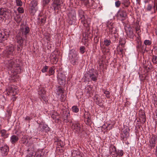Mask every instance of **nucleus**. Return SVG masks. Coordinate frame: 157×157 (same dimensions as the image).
I'll return each instance as SVG.
<instances>
[{
	"mask_svg": "<svg viewBox=\"0 0 157 157\" xmlns=\"http://www.w3.org/2000/svg\"><path fill=\"white\" fill-rule=\"evenodd\" d=\"M121 4V2L120 1L118 0L115 2V6L116 7H119Z\"/></svg>",
	"mask_w": 157,
	"mask_h": 157,
	"instance_id": "nucleus-46",
	"label": "nucleus"
},
{
	"mask_svg": "<svg viewBox=\"0 0 157 157\" xmlns=\"http://www.w3.org/2000/svg\"><path fill=\"white\" fill-rule=\"evenodd\" d=\"M140 30V29L139 28H136V32H137L139 31Z\"/></svg>",
	"mask_w": 157,
	"mask_h": 157,
	"instance_id": "nucleus-61",
	"label": "nucleus"
},
{
	"mask_svg": "<svg viewBox=\"0 0 157 157\" xmlns=\"http://www.w3.org/2000/svg\"><path fill=\"white\" fill-rule=\"evenodd\" d=\"M52 5L55 11L59 10L61 8L60 0H54Z\"/></svg>",
	"mask_w": 157,
	"mask_h": 157,
	"instance_id": "nucleus-12",
	"label": "nucleus"
},
{
	"mask_svg": "<svg viewBox=\"0 0 157 157\" xmlns=\"http://www.w3.org/2000/svg\"><path fill=\"white\" fill-rule=\"evenodd\" d=\"M6 67L8 69L17 73V69H19V66L18 64H14V60L9 58L6 59Z\"/></svg>",
	"mask_w": 157,
	"mask_h": 157,
	"instance_id": "nucleus-1",
	"label": "nucleus"
},
{
	"mask_svg": "<svg viewBox=\"0 0 157 157\" xmlns=\"http://www.w3.org/2000/svg\"><path fill=\"white\" fill-rule=\"evenodd\" d=\"M8 33L5 30L0 31V43H3L8 38Z\"/></svg>",
	"mask_w": 157,
	"mask_h": 157,
	"instance_id": "nucleus-6",
	"label": "nucleus"
},
{
	"mask_svg": "<svg viewBox=\"0 0 157 157\" xmlns=\"http://www.w3.org/2000/svg\"><path fill=\"white\" fill-rule=\"evenodd\" d=\"M45 19L44 18H41L40 20V23H44L45 22Z\"/></svg>",
	"mask_w": 157,
	"mask_h": 157,
	"instance_id": "nucleus-54",
	"label": "nucleus"
},
{
	"mask_svg": "<svg viewBox=\"0 0 157 157\" xmlns=\"http://www.w3.org/2000/svg\"><path fill=\"white\" fill-rule=\"evenodd\" d=\"M30 31L29 28L27 26L21 27L19 30V32L22 33L23 35H24L26 38L27 37V35L29 34Z\"/></svg>",
	"mask_w": 157,
	"mask_h": 157,
	"instance_id": "nucleus-9",
	"label": "nucleus"
},
{
	"mask_svg": "<svg viewBox=\"0 0 157 157\" xmlns=\"http://www.w3.org/2000/svg\"><path fill=\"white\" fill-rule=\"evenodd\" d=\"M156 140V138L155 136H152L149 140V144L148 145L149 147H150L151 149H152V147H155Z\"/></svg>",
	"mask_w": 157,
	"mask_h": 157,
	"instance_id": "nucleus-13",
	"label": "nucleus"
},
{
	"mask_svg": "<svg viewBox=\"0 0 157 157\" xmlns=\"http://www.w3.org/2000/svg\"><path fill=\"white\" fill-rule=\"evenodd\" d=\"M16 5L18 6H21L22 5V2L21 0H16Z\"/></svg>",
	"mask_w": 157,
	"mask_h": 157,
	"instance_id": "nucleus-41",
	"label": "nucleus"
},
{
	"mask_svg": "<svg viewBox=\"0 0 157 157\" xmlns=\"http://www.w3.org/2000/svg\"><path fill=\"white\" fill-rule=\"evenodd\" d=\"M80 20L81 21L84 27L87 28L89 26L90 22V18L82 15Z\"/></svg>",
	"mask_w": 157,
	"mask_h": 157,
	"instance_id": "nucleus-8",
	"label": "nucleus"
},
{
	"mask_svg": "<svg viewBox=\"0 0 157 157\" xmlns=\"http://www.w3.org/2000/svg\"><path fill=\"white\" fill-rule=\"evenodd\" d=\"M51 117L54 120H58V119L57 118L56 115L55 114H52V115H51Z\"/></svg>",
	"mask_w": 157,
	"mask_h": 157,
	"instance_id": "nucleus-52",
	"label": "nucleus"
},
{
	"mask_svg": "<svg viewBox=\"0 0 157 157\" xmlns=\"http://www.w3.org/2000/svg\"><path fill=\"white\" fill-rule=\"evenodd\" d=\"M17 11L18 13H23L24 12V10L22 7H19L17 8Z\"/></svg>",
	"mask_w": 157,
	"mask_h": 157,
	"instance_id": "nucleus-43",
	"label": "nucleus"
},
{
	"mask_svg": "<svg viewBox=\"0 0 157 157\" xmlns=\"http://www.w3.org/2000/svg\"><path fill=\"white\" fill-rule=\"evenodd\" d=\"M51 0H43V4L44 6L48 4L50 2Z\"/></svg>",
	"mask_w": 157,
	"mask_h": 157,
	"instance_id": "nucleus-50",
	"label": "nucleus"
},
{
	"mask_svg": "<svg viewBox=\"0 0 157 157\" xmlns=\"http://www.w3.org/2000/svg\"><path fill=\"white\" fill-rule=\"evenodd\" d=\"M59 91V95L61 94V97L63 99L62 101H64L65 100L66 98V96L64 95H63V90L61 88H59L58 89Z\"/></svg>",
	"mask_w": 157,
	"mask_h": 157,
	"instance_id": "nucleus-24",
	"label": "nucleus"
},
{
	"mask_svg": "<svg viewBox=\"0 0 157 157\" xmlns=\"http://www.w3.org/2000/svg\"><path fill=\"white\" fill-rule=\"evenodd\" d=\"M122 4L125 7H128L130 4V2L129 0H123Z\"/></svg>",
	"mask_w": 157,
	"mask_h": 157,
	"instance_id": "nucleus-27",
	"label": "nucleus"
},
{
	"mask_svg": "<svg viewBox=\"0 0 157 157\" xmlns=\"http://www.w3.org/2000/svg\"><path fill=\"white\" fill-rule=\"evenodd\" d=\"M110 153L113 157H117V151L110 152Z\"/></svg>",
	"mask_w": 157,
	"mask_h": 157,
	"instance_id": "nucleus-45",
	"label": "nucleus"
},
{
	"mask_svg": "<svg viewBox=\"0 0 157 157\" xmlns=\"http://www.w3.org/2000/svg\"><path fill=\"white\" fill-rule=\"evenodd\" d=\"M109 30L110 33L112 34H115L116 33V29L112 26L111 25L109 27Z\"/></svg>",
	"mask_w": 157,
	"mask_h": 157,
	"instance_id": "nucleus-28",
	"label": "nucleus"
},
{
	"mask_svg": "<svg viewBox=\"0 0 157 157\" xmlns=\"http://www.w3.org/2000/svg\"><path fill=\"white\" fill-rule=\"evenodd\" d=\"M14 51V46L10 44L7 46L4 52L2 55L3 56L8 57L9 55H12Z\"/></svg>",
	"mask_w": 157,
	"mask_h": 157,
	"instance_id": "nucleus-4",
	"label": "nucleus"
},
{
	"mask_svg": "<svg viewBox=\"0 0 157 157\" xmlns=\"http://www.w3.org/2000/svg\"><path fill=\"white\" fill-rule=\"evenodd\" d=\"M27 157H32L33 154V149L29 148L27 150Z\"/></svg>",
	"mask_w": 157,
	"mask_h": 157,
	"instance_id": "nucleus-21",
	"label": "nucleus"
},
{
	"mask_svg": "<svg viewBox=\"0 0 157 157\" xmlns=\"http://www.w3.org/2000/svg\"><path fill=\"white\" fill-rule=\"evenodd\" d=\"M58 144L61 147H62L63 146V142L62 141H59Z\"/></svg>",
	"mask_w": 157,
	"mask_h": 157,
	"instance_id": "nucleus-55",
	"label": "nucleus"
},
{
	"mask_svg": "<svg viewBox=\"0 0 157 157\" xmlns=\"http://www.w3.org/2000/svg\"><path fill=\"white\" fill-rule=\"evenodd\" d=\"M63 119L64 122L67 123L69 121L68 119L70 117V113L69 112L66 111L63 112Z\"/></svg>",
	"mask_w": 157,
	"mask_h": 157,
	"instance_id": "nucleus-15",
	"label": "nucleus"
},
{
	"mask_svg": "<svg viewBox=\"0 0 157 157\" xmlns=\"http://www.w3.org/2000/svg\"><path fill=\"white\" fill-rule=\"evenodd\" d=\"M153 8L154 13H155L156 11L157 10V0H154Z\"/></svg>",
	"mask_w": 157,
	"mask_h": 157,
	"instance_id": "nucleus-34",
	"label": "nucleus"
},
{
	"mask_svg": "<svg viewBox=\"0 0 157 157\" xmlns=\"http://www.w3.org/2000/svg\"><path fill=\"white\" fill-rule=\"evenodd\" d=\"M74 129H76L77 132H79L80 130V127L79 124L77 123L74 124Z\"/></svg>",
	"mask_w": 157,
	"mask_h": 157,
	"instance_id": "nucleus-29",
	"label": "nucleus"
},
{
	"mask_svg": "<svg viewBox=\"0 0 157 157\" xmlns=\"http://www.w3.org/2000/svg\"><path fill=\"white\" fill-rule=\"evenodd\" d=\"M25 119L26 120L29 121L30 120V118L28 116H27L25 117Z\"/></svg>",
	"mask_w": 157,
	"mask_h": 157,
	"instance_id": "nucleus-58",
	"label": "nucleus"
},
{
	"mask_svg": "<svg viewBox=\"0 0 157 157\" xmlns=\"http://www.w3.org/2000/svg\"><path fill=\"white\" fill-rule=\"evenodd\" d=\"M54 60H55V61L56 62H57V61L56 60V57H54Z\"/></svg>",
	"mask_w": 157,
	"mask_h": 157,
	"instance_id": "nucleus-62",
	"label": "nucleus"
},
{
	"mask_svg": "<svg viewBox=\"0 0 157 157\" xmlns=\"http://www.w3.org/2000/svg\"><path fill=\"white\" fill-rule=\"evenodd\" d=\"M48 127L46 124H43L42 126V129L43 130L47 131L48 130Z\"/></svg>",
	"mask_w": 157,
	"mask_h": 157,
	"instance_id": "nucleus-44",
	"label": "nucleus"
},
{
	"mask_svg": "<svg viewBox=\"0 0 157 157\" xmlns=\"http://www.w3.org/2000/svg\"><path fill=\"white\" fill-rule=\"evenodd\" d=\"M71 109L72 111L74 113H77L79 111L78 108L76 106H73L72 107Z\"/></svg>",
	"mask_w": 157,
	"mask_h": 157,
	"instance_id": "nucleus-32",
	"label": "nucleus"
},
{
	"mask_svg": "<svg viewBox=\"0 0 157 157\" xmlns=\"http://www.w3.org/2000/svg\"><path fill=\"white\" fill-rule=\"evenodd\" d=\"M45 91L44 88H40L38 92V94L40 96V98H41L44 100L45 98Z\"/></svg>",
	"mask_w": 157,
	"mask_h": 157,
	"instance_id": "nucleus-18",
	"label": "nucleus"
},
{
	"mask_svg": "<svg viewBox=\"0 0 157 157\" xmlns=\"http://www.w3.org/2000/svg\"><path fill=\"white\" fill-rule=\"evenodd\" d=\"M116 151H117L116 148L115 146L112 145L110 146L109 148L110 153Z\"/></svg>",
	"mask_w": 157,
	"mask_h": 157,
	"instance_id": "nucleus-31",
	"label": "nucleus"
},
{
	"mask_svg": "<svg viewBox=\"0 0 157 157\" xmlns=\"http://www.w3.org/2000/svg\"><path fill=\"white\" fill-rule=\"evenodd\" d=\"M58 81L60 85H64L66 80L65 75L62 73H59L58 75Z\"/></svg>",
	"mask_w": 157,
	"mask_h": 157,
	"instance_id": "nucleus-10",
	"label": "nucleus"
},
{
	"mask_svg": "<svg viewBox=\"0 0 157 157\" xmlns=\"http://www.w3.org/2000/svg\"><path fill=\"white\" fill-rule=\"evenodd\" d=\"M0 150L3 156H6L9 151V147L3 142L0 141Z\"/></svg>",
	"mask_w": 157,
	"mask_h": 157,
	"instance_id": "nucleus-3",
	"label": "nucleus"
},
{
	"mask_svg": "<svg viewBox=\"0 0 157 157\" xmlns=\"http://www.w3.org/2000/svg\"><path fill=\"white\" fill-rule=\"evenodd\" d=\"M22 48H23V47H20L19 46V45H18L17 46V51H21V50H22Z\"/></svg>",
	"mask_w": 157,
	"mask_h": 157,
	"instance_id": "nucleus-53",
	"label": "nucleus"
},
{
	"mask_svg": "<svg viewBox=\"0 0 157 157\" xmlns=\"http://www.w3.org/2000/svg\"><path fill=\"white\" fill-rule=\"evenodd\" d=\"M0 133L1 134V136L4 138H6L8 137L9 134L6 133V131L5 129L1 130L0 131Z\"/></svg>",
	"mask_w": 157,
	"mask_h": 157,
	"instance_id": "nucleus-22",
	"label": "nucleus"
},
{
	"mask_svg": "<svg viewBox=\"0 0 157 157\" xmlns=\"http://www.w3.org/2000/svg\"><path fill=\"white\" fill-rule=\"evenodd\" d=\"M118 49L121 54L123 53L124 51V49L123 48H119Z\"/></svg>",
	"mask_w": 157,
	"mask_h": 157,
	"instance_id": "nucleus-57",
	"label": "nucleus"
},
{
	"mask_svg": "<svg viewBox=\"0 0 157 157\" xmlns=\"http://www.w3.org/2000/svg\"><path fill=\"white\" fill-rule=\"evenodd\" d=\"M123 132L125 135V136H128L129 135L128 133L125 130H124Z\"/></svg>",
	"mask_w": 157,
	"mask_h": 157,
	"instance_id": "nucleus-56",
	"label": "nucleus"
},
{
	"mask_svg": "<svg viewBox=\"0 0 157 157\" xmlns=\"http://www.w3.org/2000/svg\"><path fill=\"white\" fill-rule=\"evenodd\" d=\"M93 87L91 86L88 85L85 87L86 92L88 94H93L92 91V88Z\"/></svg>",
	"mask_w": 157,
	"mask_h": 157,
	"instance_id": "nucleus-23",
	"label": "nucleus"
},
{
	"mask_svg": "<svg viewBox=\"0 0 157 157\" xmlns=\"http://www.w3.org/2000/svg\"><path fill=\"white\" fill-rule=\"evenodd\" d=\"M69 57L71 63L73 65L78 63V56L75 52L71 51L69 53Z\"/></svg>",
	"mask_w": 157,
	"mask_h": 157,
	"instance_id": "nucleus-2",
	"label": "nucleus"
},
{
	"mask_svg": "<svg viewBox=\"0 0 157 157\" xmlns=\"http://www.w3.org/2000/svg\"><path fill=\"white\" fill-rule=\"evenodd\" d=\"M49 72L50 75H52L54 73V71L53 67H51L49 70Z\"/></svg>",
	"mask_w": 157,
	"mask_h": 157,
	"instance_id": "nucleus-42",
	"label": "nucleus"
},
{
	"mask_svg": "<svg viewBox=\"0 0 157 157\" xmlns=\"http://www.w3.org/2000/svg\"><path fill=\"white\" fill-rule=\"evenodd\" d=\"M48 69V67L47 66H45L41 70L43 73L46 72Z\"/></svg>",
	"mask_w": 157,
	"mask_h": 157,
	"instance_id": "nucleus-48",
	"label": "nucleus"
},
{
	"mask_svg": "<svg viewBox=\"0 0 157 157\" xmlns=\"http://www.w3.org/2000/svg\"><path fill=\"white\" fill-rule=\"evenodd\" d=\"M94 100H96V101H98V103L99 104V100H98V95L97 94H96L95 95V96L94 97Z\"/></svg>",
	"mask_w": 157,
	"mask_h": 157,
	"instance_id": "nucleus-51",
	"label": "nucleus"
},
{
	"mask_svg": "<svg viewBox=\"0 0 157 157\" xmlns=\"http://www.w3.org/2000/svg\"><path fill=\"white\" fill-rule=\"evenodd\" d=\"M9 10L5 8H0V16L7 18L10 14Z\"/></svg>",
	"mask_w": 157,
	"mask_h": 157,
	"instance_id": "nucleus-7",
	"label": "nucleus"
},
{
	"mask_svg": "<svg viewBox=\"0 0 157 157\" xmlns=\"http://www.w3.org/2000/svg\"><path fill=\"white\" fill-rule=\"evenodd\" d=\"M104 44L107 46H109L111 44V41L109 40H108L106 39L104 40Z\"/></svg>",
	"mask_w": 157,
	"mask_h": 157,
	"instance_id": "nucleus-33",
	"label": "nucleus"
},
{
	"mask_svg": "<svg viewBox=\"0 0 157 157\" xmlns=\"http://www.w3.org/2000/svg\"><path fill=\"white\" fill-rule=\"evenodd\" d=\"M78 13L79 17L80 18V19H81L82 15H83V16H84V12L82 10H80L79 11Z\"/></svg>",
	"mask_w": 157,
	"mask_h": 157,
	"instance_id": "nucleus-49",
	"label": "nucleus"
},
{
	"mask_svg": "<svg viewBox=\"0 0 157 157\" xmlns=\"http://www.w3.org/2000/svg\"><path fill=\"white\" fill-rule=\"evenodd\" d=\"M152 61L155 64L157 63V56H152Z\"/></svg>",
	"mask_w": 157,
	"mask_h": 157,
	"instance_id": "nucleus-37",
	"label": "nucleus"
},
{
	"mask_svg": "<svg viewBox=\"0 0 157 157\" xmlns=\"http://www.w3.org/2000/svg\"><path fill=\"white\" fill-rule=\"evenodd\" d=\"M8 92L10 93H12L13 95H14L15 94H16V89L13 88L12 87H10L9 89Z\"/></svg>",
	"mask_w": 157,
	"mask_h": 157,
	"instance_id": "nucleus-25",
	"label": "nucleus"
},
{
	"mask_svg": "<svg viewBox=\"0 0 157 157\" xmlns=\"http://www.w3.org/2000/svg\"><path fill=\"white\" fill-rule=\"evenodd\" d=\"M79 50L80 52L82 54H83L85 52V47L83 46H81L80 47Z\"/></svg>",
	"mask_w": 157,
	"mask_h": 157,
	"instance_id": "nucleus-40",
	"label": "nucleus"
},
{
	"mask_svg": "<svg viewBox=\"0 0 157 157\" xmlns=\"http://www.w3.org/2000/svg\"><path fill=\"white\" fill-rule=\"evenodd\" d=\"M14 19L18 23H19L21 21V16L19 14H17L14 17Z\"/></svg>",
	"mask_w": 157,
	"mask_h": 157,
	"instance_id": "nucleus-26",
	"label": "nucleus"
},
{
	"mask_svg": "<svg viewBox=\"0 0 157 157\" xmlns=\"http://www.w3.org/2000/svg\"><path fill=\"white\" fill-rule=\"evenodd\" d=\"M155 151H156L155 154H157V146L156 147V148H155Z\"/></svg>",
	"mask_w": 157,
	"mask_h": 157,
	"instance_id": "nucleus-63",
	"label": "nucleus"
},
{
	"mask_svg": "<svg viewBox=\"0 0 157 157\" xmlns=\"http://www.w3.org/2000/svg\"><path fill=\"white\" fill-rule=\"evenodd\" d=\"M120 45H121V48H123L124 47V43H121L120 42Z\"/></svg>",
	"mask_w": 157,
	"mask_h": 157,
	"instance_id": "nucleus-59",
	"label": "nucleus"
},
{
	"mask_svg": "<svg viewBox=\"0 0 157 157\" xmlns=\"http://www.w3.org/2000/svg\"><path fill=\"white\" fill-rule=\"evenodd\" d=\"M126 16V11L123 10H120L117 13V17L122 21H124Z\"/></svg>",
	"mask_w": 157,
	"mask_h": 157,
	"instance_id": "nucleus-11",
	"label": "nucleus"
},
{
	"mask_svg": "<svg viewBox=\"0 0 157 157\" xmlns=\"http://www.w3.org/2000/svg\"><path fill=\"white\" fill-rule=\"evenodd\" d=\"M117 156L118 155L119 156H122L123 155V154L124 153L123 151L121 150H118V151H117Z\"/></svg>",
	"mask_w": 157,
	"mask_h": 157,
	"instance_id": "nucleus-36",
	"label": "nucleus"
},
{
	"mask_svg": "<svg viewBox=\"0 0 157 157\" xmlns=\"http://www.w3.org/2000/svg\"><path fill=\"white\" fill-rule=\"evenodd\" d=\"M127 34L130 38L131 39L133 38L134 35L132 31H129L127 33Z\"/></svg>",
	"mask_w": 157,
	"mask_h": 157,
	"instance_id": "nucleus-35",
	"label": "nucleus"
},
{
	"mask_svg": "<svg viewBox=\"0 0 157 157\" xmlns=\"http://www.w3.org/2000/svg\"><path fill=\"white\" fill-rule=\"evenodd\" d=\"M88 74V76L91 80L94 81L97 80L98 78L97 75H96L93 73V70H90L89 71Z\"/></svg>",
	"mask_w": 157,
	"mask_h": 157,
	"instance_id": "nucleus-14",
	"label": "nucleus"
},
{
	"mask_svg": "<svg viewBox=\"0 0 157 157\" xmlns=\"http://www.w3.org/2000/svg\"><path fill=\"white\" fill-rule=\"evenodd\" d=\"M75 15L74 16V15L73 16V19L74 20H75Z\"/></svg>",
	"mask_w": 157,
	"mask_h": 157,
	"instance_id": "nucleus-64",
	"label": "nucleus"
},
{
	"mask_svg": "<svg viewBox=\"0 0 157 157\" xmlns=\"http://www.w3.org/2000/svg\"><path fill=\"white\" fill-rule=\"evenodd\" d=\"M139 120L141 123H144L146 121V116L144 113H141L139 114Z\"/></svg>",
	"mask_w": 157,
	"mask_h": 157,
	"instance_id": "nucleus-19",
	"label": "nucleus"
},
{
	"mask_svg": "<svg viewBox=\"0 0 157 157\" xmlns=\"http://www.w3.org/2000/svg\"><path fill=\"white\" fill-rule=\"evenodd\" d=\"M104 94H105V95L107 98H109L110 97V93L108 91H105L104 92Z\"/></svg>",
	"mask_w": 157,
	"mask_h": 157,
	"instance_id": "nucleus-47",
	"label": "nucleus"
},
{
	"mask_svg": "<svg viewBox=\"0 0 157 157\" xmlns=\"http://www.w3.org/2000/svg\"><path fill=\"white\" fill-rule=\"evenodd\" d=\"M18 140V137L15 135L12 136L10 138V141L11 143L13 144H14L16 143L17 142Z\"/></svg>",
	"mask_w": 157,
	"mask_h": 157,
	"instance_id": "nucleus-20",
	"label": "nucleus"
},
{
	"mask_svg": "<svg viewBox=\"0 0 157 157\" xmlns=\"http://www.w3.org/2000/svg\"><path fill=\"white\" fill-rule=\"evenodd\" d=\"M152 8V6L150 4H149L147 6L146 10L147 11H149L151 10Z\"/></svg>",
	"mask_w": 157,
	"mask_h": 157,
	"instance_id": "nucleus-38",
	"label": "nucleus"
},
{
	"mask_svg": "<svg viewBox=\"0 0 157 157\" xmlns=\"http://www.w3.org/2000/svg\"><path fill=\"white\" fill-rule=\"evenodd\" d=\"M150 1V0H144V2L145 3H146Z\"/></svg>",
	"mask_w": 157,
	"mask_h": 157,
	"instance_id": "nucleus-60",
	"label": "nucleus"
},
{
	"mask_svg": "<svg viewBox=\"0 0 157 157\" xmlns=\"http://www.w3.org/2000/svg\"><path fill=\"white\" fill-rule=\"evenodd\" d=\"M84 119L87 124H89L91 121L90 113H86L84 114Z\"/></svg>",
	"mask_w": 157,
	"mask_h": 157,
	"instance_id": "nucleus-17",
	"label": "nucleus"
},
{
	"mask_svg": "<svg viewBox=\"0 0 157 157\" xmlns=\"http://www.w3.org/2000/svg\"><path fill=\"white\" fill-rule=\"evenodd\" d=\"M144 43L146 45L149 46L151 44V42L149 40H145L144 41Z\"/></svg>",
	"mask_w": 157,
	"mask_h": 157,
	"instance_id": "nucleus-39",
	"label": "nucleus"
},
{
	"mask_svg": "<svg viewBox=\"0 0 157 157\" xmlns=\"http://www.w3.org/2000/svg\"><path fill=\"white\" fill-rule=\"evenodd\" d=\"M16 38L17 41V43L19 44V46L20 47H23V43L24 40L22 38V37L21 36L20 34H18L16 36Z\"/></svg>",
	"mask_w": 157,
	"mask_h": 157,
	"instance_id": "nucleus-16",
	"label": "nucleus"
},
{
	"mask_svg": "<svg viewBox=\"0 0 157 157\" xmlns=\"http://www.w3.org/2000/svg\"><path fill=\"white\" fill-rule=\"evenodd\" d=\"M37 3L36 1H33L31 2L30 4V9L29 12L30 13L34 15L36 12V6Z\"/></svg>",
	"mask_w": 157,
	"mask_h": 157,
	"instance_id": "nucleus-5",
	"label": "nucleus"
},
{
	"mask_svg": "<svg viewBox=\"0 0 157 157\" xmlns=\"http://www.w3.org/2000/svg\"><path fill=\"white\" fill-rule=\"evenodd\" d=\"M42 154H43V152L38 151L36 152L34 157H43Z\"/></svg>",
	"mask_w": 157,
	"mask_h": 157,
	"instance_id": "nucleus-30",
	"label": "nucleus"
}]
</instances>
